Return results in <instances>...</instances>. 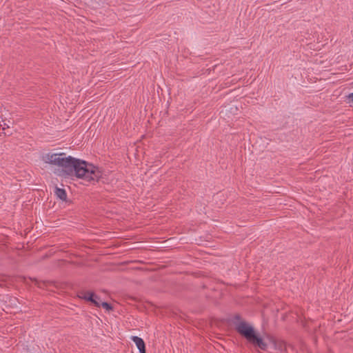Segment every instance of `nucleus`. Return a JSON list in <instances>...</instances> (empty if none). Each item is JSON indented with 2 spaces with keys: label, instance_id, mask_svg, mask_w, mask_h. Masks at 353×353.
<instances>
[{
  "label": "nucleus",
  "instance_id": "f257e3e1",
  "mask_svg": "<svg viewBox=\"0 0 353 353\" xmlns=\"http://www.w3.org/2000/svg\"><path fill=\"white\" fill-rule=\"evenodd\" d=\"M46 163L53 165L57 168L54 172L59 176L75 175L88 181L97 180L101 177V172L92 164L85 161L77 159L70 156L66 157L64 153L47 154L42 157Z\"/></svg>",
  "mask_w": 353,
  "mask_h": 353
},
{
  "label": "nucleus",
  "instance_id": "f03ea898",
  "mask_svg": "<svg viewBox=\"0 0 353 353\" xmlns=\"http://www.w3.org/2000/svg\"><path fill=\"white\" fill-rule=\"evenodd\" d=\"M236 331L247 341L256 332L253 326L243 319L240 314H235L231 319Z\"/></svg>",
  "mask_w": 353,
  "mask_h": 353
},
{
  "label": "nucleus",
  "instance_id": "7ed1b4c3",
  "mask_svg": "<svg viewBox=\"0 0 353 353\" xmlns=\"http://www.w3.org/2000/svg\"><path fill=\"white\" fill-rule=\"evenodd\" d=\"M248 341L261 350H266L268 348L267 343L259 336L256 332H255Z\"/></svg>",
  "mask_w": 353,
  "mask_h": 353
},
{
  "label": "nucleus",
  "instance_id": "20e7f679",
  "mask_svg": "<svg viewBox=\"0 0 353 353\" xmlns=\"http://www.w3.org/2000/svg\"><path fill=\"white\" fill-rule=\"evenodd\" d=\"M20 281L23 282V285H29L30 287L33 285H38L40 287L41 285H52V281H39L36 279H32L30 278L29 279H20ZM22 285V283H21Z\"/></svg>",
  "mask_w": 353,
  "mask_h": 353
},
{
  "label": "nucleus",
  "instance_id": "39448f33",
  "mask_svg": "<svg viewBox=\"0 0 353 353\" xmlns=\"http://www.w3.org/2000/svg\"><path fill=\"white\" fill-rule=\"evenodd\" d=\"M130 339L136 344L140 353L146 351L145 342L141 338L137 336H130Z\"/></svg>",
  "mask_w": 353,
  "mask_h": 353
},
{
  "label": "nucleus",
  "instance_id": "423d86ee",
  "mask_svg": "<svg viewBox=\"0 0 353 353\" xmlns=\"http://www.w3.org/2000/svg\"><path fill=\"white\" fill-rule=\"evenodd\" d=\"M78 297L82 299H84L87 301H90L92 299L94 293L91 292H87L84 290H81L78 292Z\"/></svg>",
  "mask_w": 353,
  "mask_h": 353
},
{
  "label": "nucleus",
  "instance_id": "0eeeda50",
  "mask_svg": "<svg viewBox=\"0 0 353 353\" xmlns=\"http://www.w3.org/2000/svg\"><path fill=\"white\" fill-rule=\"evenodd\" d=\"M55 194L58 198H59L62 201H65L67 199L66 192L63 189L56 188Z\"/></svg>",
  "mask_w": 353,
  "mask_h": 353
},
{
  "label": "nucleus",
  "instance_id": "6e6552de",
  "mask_svg": "<svg viewBox=\"0 0 353 353\" xmlns=\"http://www.w3.org/2000/svg\"><path fill=\"white\" fill-rule=\"evenodd\" d=\"M90 302L92 303L94 306L100 307L102 301H101L99 297H98L96 294H94Z\"/></svg>",
  "mask_w": 353,
  "mask_h": 353
},
{
  "label": "nucleus",
  "instance_id": "1a4fd4ad",
  "mask_svg": "<svg viewBox=\"0 0 353 353\" xmlns=\"http://www.w3.org/2000/svg\"><path fill=\"white\" fill-rule=\"evenodd\" d=\"M101 307H103L104 309H105L108 311H110V310H112V307L110 305V304H109L107 302H103V301L101 302Z\"/></svg>",
  "mask_w": 353,
  "mask_h": 353
},
{
  "label": "nucleus",
  "instance_id": "9d476101",
  "mask_svg": "<svg viewBox=\"0 0 353 353\" xmlns=\"http://www.w3.org/2000/svg\"><path fill=\"white\" fill-rule=\"evenodd\" d=\"M347 97L353 103V93L350 94Z\"/></svg>",
  "mask_w": 353,
  "mask_h": 353
},
{
  "label": "nucleus",
  "instance_id": "9b49d317",
  "mask_svg": "<svg viewBox=\"0 0 353 353\" xmlns=\"http://www.w3.org/2000/svg\"><path fill=\"white\" fill-rule=\"evenodd\" d=\"M141 353H146V351H145V352H141Z\"/></svg>",
  "mask_w": 353,
  "mask_h": 353
}]
</instances>
